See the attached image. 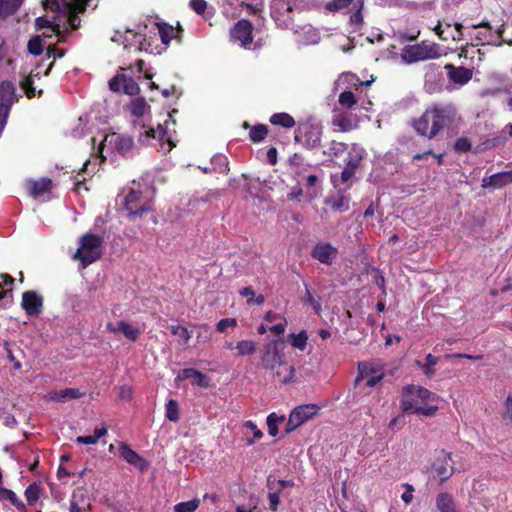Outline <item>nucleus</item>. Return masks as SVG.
<instances>
[{
	"mask_svg": "<svg viewBox=\"0 0 512 512\" xmlns=\"http://www.w3.org/2000/svg\"><path fill=\"white\" fill-rule=\"evenodd\" d=\"M170 330L173 335L182 339L183 344H187L189 342L191 334L186 327L180 325H171Z\"/></svg>",
	"mask_w": 512,
	"mask_h": 512,
	"instance_id": "48",
	"label": "nucleus"
},
{
	"mask_svg": "<svg viewBox=\"0 0 512 512\" xmlns=\"http://www.w3.org/2000/svg\"><path fill=\"white\" fill-rule=\"evenodd\" d=\"M267 133V126L257 125L251 128L249 132V137L253 142H260L266 137Z\"/></svg>",
	"mask_w": 512,
	"mask_h": 512,
	"instance_id": "46",
	"label": "nucleus"
},
{
	"mask_svg": "<svg viewBox=\"0 0 512 512\" xmlns=\"http://www.w3.org/2000/svg\"><path fill=\"white\" fill-rule=\"evenodd\" d=\"M122 89L128 95H135L139 91V86L133 78L122 74Z\"/></svg>",
	"mask_w": 512,
	"mask_h": 512,
	"instance_id": "44",
	"label": "nucleus"
},
{
	"mask_svg": "<svg viewBox=\"0 0 512 512\" xmlns=\"http://www.w3.org/2000/svg\"><path fill=\"white\" fill-rule=\"evenodd\" d=\"M133 147V139L126 135H121L118 133H111L105 136L103 141L100 144L99 151L101 153L105 148L116 151L122 155H126Z\"/></svg>",
	"mask_w": 512,
	"mask_h": 512,
	"instance_id": "8",
	"label": "nucleus"
},
{
	"mask_svg": "<svg viewBox=\"0 0 512 512\" xmlns=\"http://www.w3.org/2000/svg\"><path fill=\"white\" fill-rule=\"evenodd\" d=\"M338 249L330 243H317L312 250V257L325 265H331L337 257Z\"/></svg>",
	"mask_w": 512,
	"mask_h": 512,
	"instance_id": "12",
	"label": "nucleus"
},
{
	"mask_svg": "<svg viewBox=\"0 0 512 512\" xmlns=\"http://www.w3.org/2000/svg\"><path fill=\"white\" fill-rule=\"evenodd\" d=\"M436 400L437 396L428 389L412 385L402 391L401 408L404 412L415 413L421 404Z\"/></svg>",
	"mask_w": 512,
	"mask_h": 512,
	"instance_id": "5",
	"label": "nucleus"
},
{
	"mask_svg": "<svg viewBox=\"0 0 512 512\" xmlns=\"http://www.w3.org/2000/svg\"><path fill=\"white\" fill-rule=\"evenodd\" d=\"M27 48H28L29 53H31L32 55H35V56L40 55L43 51V44H42L41 39L39 37H34V38L30 39L28 42Z\"/></svg>",
	"mask_w": 512,
	"mask_h": 512,
	"instance_id": "51",
	"label": "nucleus"
},
{
	"mask_svg": "<svg viewBox=\"0 0 512 512\" xmlns=\"http://www.w3.org/2000/svg\"><path fill=\"white\" fill-rule=\"evenodd\" d=\"M318 411V407L313 404L301 405L295 408L289 415L285 432L290 433L303 423L312 418Z\"/></svg>",
	"mask_w": 512,
	"mask_h": 512,
	"instance_id": "9",
	"label": "nucleus"
},
{
	"mask_svg": "<svg viewBox=\"0 0 512 512\" xmlns=\"http://www.w3.org/2000/svg\"><path fill=\"white\" fill-rule=\"evenodd\" d=\"M87 3L88 0H45V9L54 13L55 16L52 21L44 18L37 19L38 26H47L51 32L44 33V37H51L52 34L60 37L62 32L67 30V26L77 29L81 24L78 15L85 12Z\"/></svg>",
	"mask_w": 512,
	"mask_h": 512,
	"instance_id": "1",
	"label": "nucleus"
},
{
	"mask_svg": "<svg viewBox=\"0 0 512 512\" xmlns=\"http://www.w3.org/2000/svg\"><path fill=\"white\" fill-rule=\"evenodd\" d=\"M438 358L433 356L432 354H428L426 356V363L420 364L423 373L427 376H432L435 373L434 366L437 364Z\"/></svg>",
	"mask_w": 512,
	"mask_h": 512,
	"instance_id": "49",
	"label": "nucleus"
},
{
	"mask_svg": "<svg viewBox=\"0 0 512 512\" xmlns=\"http://www.w3.org/2000/svg\"><path fill=\"white\" fill-rule=\"evenodd\" d=\"M356 169L347 165L345 166L344 170L341 173V180L343 183H347L349 180L352 179V177L355 174Z\"/></svg>",
	"mask_w": 512,
	"mask_h": 512,
	"instance_id": "61",
	"label": "nucleus"
},
{
	"mask_svg": "<svg viewBox=\"0 0 512 512\" xmlns=\"http://www.w3.org/2000/svg\"><path fill=\"white\" fill-rule=\"evenodd\" d=\"M445 69L448 71L449 79L457 84L464 85L472 78V70L465 67H455L452 64H447Z\"/></svg>",
	"mask_w": 512,
	"mask_h": 512,
	"instance_id": "21",
	"label": "nucleus"
},
{
	"mask_svg": "<svg viewBox=\"0 0 512 512\" xmlns=\"http://www.w3.org/2000/svg\"><path fill=\"white\" fill-rule=\"evenodd\" d=\"M200 505V500L194 498L186 502H180L174 506L175 512H194Z\"/></svg>",
	"mask_w": 512,
	"mask_h": 512,
	"instance_id": "41",
	"label": "nucleus"
},
{
	"mask_svg": "<svg viewBox=\"0 0 512 512\" xmlns=\"http://www.w3.org/2000/svg\"><path fill=\"white\" fill-rule=\"evenodd\" d=\"M327 203L331 205V208L334 211L345 212L349 209V200L346 196L343 195L329 199Z\"/></svg>",
	"mask_w": 512,
	"mask_h": 512,
	"instance_id": "38",
	"label": "nucleus"
},
{
	"mask_svg": "<svg viewBox=\"0 0 512 512\" xmlns=\"http://www.w3.org/2000/svg\"><path fill=\"white\" fill-rule=\"evenodd\" d=\"M346 148H347V146L344 143L332 141L329 144L328 154L333 155V156H338V155H341L346 150Z\"/></svg>",
	"mask_w": 512,
	"mask_h": 512,
	"instance_id": "53",
	"label": "nucleus"
},
{
	"mask_svg": "<svg viewBox=\"0 0 512 512\" xmlns=\"http://www.w3.org/2000/svg\"><path fill=\"white\" fill-rule=\"evenodd\" d=\"M102 237L87 233L79 240V248L73 258L80 260L83 268L95 262L101 256Z\"/></svg>",
	"mask_w": 512,
	"mask_h": 512,
	"instance_id": "4",
	"label": "nucleus"
},
{
	"mask_svg": "<svg viewBox=\"0 0 512 512\" xmlns=\"http://www.w3.org/2000/svg\"><path fill=\"white\" fill-rule=\"evenodd\" d=\"M353 0H331L325 5L330 12H339L352 4Z\"/></svg>",
	"mask_w": 512,
	"mask_h": 512,
	"instance_id": "47",
	"label": "nucleus"
},
{
	"mask_svg": "<svg viewBox=\"0 0 512 512\" xmlns=\"http://www.w3.org/2000/svg\"><path fill=\"white\" fill-rule=\"evenodd\" d=\"M285 417L283 415H277L276 413H270L267 416V426L269 435L275 437L278 435V425L283 423Z\"/></svg>",
	"mask_w": 512,
	"mask_h": 512,
	"instance_id": "35",
	"label": "nucleus"
},
{
	"mask_svg": "<svg viewBox=\"0 0 512 512\" xmlns=\"http://www.w3.org/2000/svg\"><path fill=\"white\" fill-rule=\"evenodd\" d=\"M148 109L149 106L146 100L142 97L133 99L129 104L131 114L136 117H142Z\"/></svg>",
	"mask_w": 512,
	"mask_h": 512,
	"instance_id": "33",
	"label": "nucleus"
},
{
	"mask_svg": "<svg viewBox=\"0 0 512 512\" xmlns=\"http://www.w3.org/2000/svg\"><path fill=\"white\" fill-rule=\"evenodd\" d=\"M436 506L440 512H458L452 496L448 493H440L437 496Z\"/></svg>",
	"mask_w": 512,
	"mask_h": 512,
	"instance_id": "28",
	"label": "nucleus"
},
{
	"mask_svg": "<svg viewBox=\"0 0 512 512\" xmlns=\"http://www.w3.org/2000/svg\"><path fill=\"white\" fill-rule=\"evenodd\" d=\"M211 164L214 172L227 173L229 170L227 157L222 154L215 155L211 160Z\"/></svg>",
	"mask_w": 512,
	"mask_h": 512,
	"instance_id": "39",
	"label": "nucleus"
},
{
	"mask_svg": "<svg viewBox=\"0 0 512 512\" xmlns=\"http://www.w3.org/2000/svg\"><path fill=\"white\" fill-rule=\"evenodd\" d=\"M252 24L247 20L238 21L231 31V38L240 42L241 46L247 47L252 43Z\"/></svg>",
	"mask_w": 512,
	"mask_h": 512,
	"instance_id": "15",
	"label": "nucleus"
},
{
	"mask_svg": "<svg viewBox=\"0 0 512 512\" xmlns=\"http://www.w3.org/2000/svg\"><path fill=\"white\" fill-rule=\"evenodd\" d=\"M473 28H484V31H478L475 38H476V45L479 44H494L495 43V35L491 32V25L488 21H482L479 24H473Z\"/></svg>",
	"mask_w": 512,
	"mask_h": 512,
	"instance_id": "23",
	"label": "nucleus"
},
{
	"mask_svg": "<svg viewBox=\"0 0 512 512\" xmlns=\"http://www.w3.org/2000/svg\"><path fill=\"white\" fill-rule=\"evenodd\" d=\"M362 6L363 4L360 3L359 6L357 7L356 12L350 16V23L357 27H360L363 24V16L361 13Z\"/></svg>",
	"mask_w": 512,
	"mask_h": 512,
	"instance_id": "57",
	"label": "nucleus"
},
{
	"mask_svg": "<svg viewBox=\"0 0 512 512\" xmlns=\"http://www.w3.org/2000/svg\"><path fill=\"white\" fill-rule=\"evenodd\" d=\"M442 56L440 45L423 41L414 45H407L401 50L400 57L407 64L438 59Z\"/></svg>",
	"mask_w": 512,
	"mask_h": 512,
	"instance_id": "3",
	"label": "nucleus"
},
{
	"mask_svg": "<svg viewBox=\"0 0 512 512\" xmlns=\"http://www.w3.org/2000/svg\"><path fill=\"white\" fill-rule=\"evenodd\" d=\"M299 133L305 138V144L314 148L320 144L322 127L318 124H306L299 129Z\"/></svg>",
	"mask_w": 512,
	"mask_h": 512,
	"instance_id": "19",
	"label": "nucleus"
},
{
	"mask_svg": "<svg viewBox=\"0 0 512 512\" xmlns=\"http://www.w3.org/2000/svg\"><path fill=\"white\" fill-rule=\"evenodd\" d=\"M200 331H199V334L197 336V340L199 342H207L210 340V333H209V326L204 324V325H201L200 326Z\"/></svg>",
	"mask_w": 512,
	"mask_h": 512,
	"instance_id": "63",
	"label": "nucleus"
},
{
	"mask_svg": "<svg viewBox=\"0 0 512 512\" xmlns=\"http://www.w3.org/2000/svg\"><path fill=\"white\" fill-rule=\"evenodd\" d=\"M471 148L470 142L466 138H460L455 142V149L460 152L468 151Z\"/></svg>",
	"mask_w": 512,
	"mask_h": 512,
	"instance_id": "64",
	"label": "nucleus"
},
{
	"mask_svg": "<svg viewBox=\"0 0 512 512\" xmlns=\"http://www.w3.org/2000/svg\"><path fill=\"white\" fill-rule=\"evenodd\" d=\"M285 355L279 348L277 341H271L264 347L261 357V364L265 369L275 370L278 365L283 364Z\"/></svg>",
	"mask_w": 512,
	"mask_h": 512,
	"instance_id": "11",
	"label": "nucleus"
},
{
	"mask_svg": "<svg viewBox=\"0 0 512 512\" xmlns=\"http://www.w3.org/2000/svg\"><path fill=\"white\" fill-rule=\"evenodd\" d=\"M21 305L29 316H38L43 309V298L35 291H26L22 295Z\"/></svg>",
	"mask_w": 512,
	"mask_h": 512,
	"instance_id": "13",
	"label": "nucleus"
},
{
	"mask_svg": "<svg viewBox=\"0 0 512 512\" xmlns=\"http://www.w3.org/2000/svg\"><path fill=\"white\" fill-rule=\"evenodd\" d=\"M332 125L338 128L342 132H347L352 129V123L350 119L344 115H334L332 119Z\"/></svg>",
	"mask_w": 512,
	"mask_h": 512,
	"instance_id": "40",
	"label": "nucleus"
},
{
	"mask_svg": "<svg viewBox=\"0 0 512 512\" xmlns=\"http://www.w3.org/2000/svg\"><path fill=\"white\" fill-rule=\"evenodd\" d=\"M270 122L285 128H292L295 125L294 118L287 113H275L271 116Z\"/></svg>",
	"mask_w": 512,
	"mask_h": 512,
	"instance_id": "34",
	"label": "nucleus"
},
{
	"mask_svg": "<svg viewBox=\"0 0 512 512\" xmlns=\"http://www.w3.org/2000/svg\"><path fill=\"white\" fill-rule=\"evenodd\" d=\"M455 117V109L450 106L433 105L413 123L415 130L429 139L435 137Z\"/></svg>",
	"mask_w": 512,
	"mask_h": 512,
	"instance_id": "2",
	"label": "nucleus"
},
{
	"mask_svg": "<svg viewBox=\"0 0 512 512\" xmlns=\"http://www.w3.org/2000/svg\"><path fill=\"white\" fill-rule=\"evenodd\" d=\"M257 345L252 340H241L235 344L236 356H250L256 352Z\"/></svg>",
	"mask_w": 512,
	"mask_h": 512,
	"instance_id": "30",
	"label": "nucleus"
},
{
	"mask_svg": "<svg viewBox=\"0 0 512 512\" xmlns=\"http://www.w3.org/2000/svg\"><path fill=\"white\" fill-rule=\"evenodd\" d=\"M286 326L287 321L284 318H282L280 322H277L271 327H269V330L276 335H281L285 332Z\"/></svg>",
	"mask_w": 512,
	"mask_h": 512,
	"instance_id": "58",
	"label": "nucleus"
},
{
	"mask_svg": "<svg viewBox=\"0 0 512 512\" xmlns=\"http://www.w3.org/2000/svg\"><path fill=\"white\" fill-rule=\"evenodd\" d=\"M30 189V195L34 198L42 196L44 193L50 191L52 181L49 178H41L40 180H30L27 182Z\"/></svg>",
	"mask_w": 512,
	"mask_h": 512,
	"instance_id": "24",
	"label": "nucleus"
},
{
	"mask_svg": "<svg viewBox=\"0 0 512 512\" xmlns=\"http://www.w3.org/2000/svg\"><path fill=\"white\" fill-rule=\"evenodd\" d=\"M237 326V321L235 318H225L221 319L216 326V329L220 333H224L228 328H234Z\"/></svg>",
	"mask_w": 512,
	"mask_h": 512,
	"instance_id": "52",
	"label": "nucleus"
},
{
	"mask_svg": "<svg viewBox=\"0 0 512 512\" xmlns=\"http://www.w3.org/2000/svg\"><path fill=\"white\" fill-rule=\"evenodd\" d=\"M26 500L29 504H33L38 500L39 489L36 485H30L25 491Z\"/></svg>",
	"mask_w": 512,
	"mask_h": 512,
	"instance_id": "54",
	"label": "nucleus"
},
{
	"mask_svg": "<svg viewBox=\"0 0 512 512\" xmlns=\"http://www.w3.org/2000/svg\"><path fill=\"white\" fill-rule=\"evenodd\" d=\"M433 469L441 481L448 479L454 471L451 464V455L448 453H443V458L437 460L433 466Z\"/></svg>",
	"mask_w": 512,
	"mask_h": 512,
	"instance_id": "22",
	"label": "nucleus"
},
{
	"mask_svg": "<svg viewBox=\"0 0 512 512\" xmlns=\"http://www.w3.org/2000/svg\"><path fill=\"white\" fill-rule=\"evenodd\" d=\"M365 154L364 148L357 144H353L349 150L346 164L357 169Z\"/></svg>",
	"mask_w": 512,
	"mask_h": 512,
	"instance_id": "26",
	"label": "nucleus"
},
{
	"mask_svg": "<svg viewBox=\"0 0 512 512\" xmlns=\"http://www.w3.org/2000/svg\"><path fill=\"white\" fill-rule=\"evenodd\" d=\"M165 415H166V418L172 422H177L179 420V408H178V404L175 400L170 399L166 403Z\"/></svg>",
	"mask_w": 512,
	"mask_h": 512,
	"instance_id": "42",
	"label": "nucleus"
},
{
	"mask_svg": "<svg viewBox=\"0 0 512 512\" xmlns=\"http://www.w3.org/2000/svg\"><path fill=\"white\" fill-rule=\"evenodd\" d=\"M404 487L406 488V490L401 495V499L406 504H410L412 502V500H413V497H414L413 496L414 488L410 484H405Z\"/></svg>",
	"mask_w": 512,
	"mask_h": 512,
	"instance_id": "62",
	"label": "nucleus"
},
{
	"mask_svg": "<svg viewBox=\"0 0 512 512\" xmlns=\"http://www.w3.org/2000/svg\"><path fill=\"white\" fill-rule=\"evenodd\" d=\"M16 100L15 88L11 82L0 84V133L4 129L11 105Z\"/></svg>",
	"mask_w": 512,
	"mask_h": 512,
	"instance_id": "10",
	"label": "nucleus"
},
{
	"mask_svg": "<svg viewBox=\"0 0 512 512\" xmlns=\"http://www.w3.org/2000/svg\"><path fill=\"white\" fill-rule=\"evenodd\" d=\"M366 366H363V367H360V377L362 379H365L366 378V383L365 385L368 386V387H373L375 386L378 382L381 381V379L383 378V373L382 372H374L373 375L371 376H366L365 374L367 373L366 372Z\"/></svg>",
	"mask_w": 512,
	"mask_h": 512,
	"instance_id": "45",
	"label": "nucleus"
},
{
	"mask_svg": "<svg viewBox=\"0 0 512 512\" xmlns=\"http://www.w3.org/2000/svg\"><path fill=\"white\" fill-rule=\"evenodd\" d=\"M512 184V170L495 173L482 179L481 187L484 189H499Z\"/></svg>",
	"mask_w": 512,
	"mask_h": 512,
	"instance_id": "18",
	"label": "nucleus"
},
{
	"mask_svg": "<svg viewBox=\"0 0 512 512\" xmlns=\"http://www.w3.org/2000/svg\"><path fill=\"white\" fill-rule=\"evenodd\" d=\"M22 2L23 0H0V18L7 17L16 12Z\"/></svg>",
	"mask_w": 512,
	"mask_h": 512,
	"instance_id": "32",
	"label": "nucleus"
},
{
	"mask_svg": "<svg viewBox=\"0 0 512 512\" xmlns=\"http://www.w3.org/2000/svg\"><path fill=\"white\" fill-rule=\"evenodd\" d=\"M190 7L197 13L202 14L204 13L207 3L204 0H191L190 1Z\"/></svg>",
	"mask_w": 512,
	"mask_h": 512,
	"instance_id": "60",
	"label": "nucleus"
},
{
	"mask_svg": "<svg viewBox=\"0 0 512 512\" xmlns=\"http://www.w3.org/2000/svg\"><path fill=\"white\" fill-rule=\"evenodd\" d=\"M339 103L345 108H352L356 104L355 96L350 91H344L339 95Z\"/></svg>",
	"mask_w": 512,
	"mask_h": 512,
	"instance_id": "50",
	"label": "nucleus"
},
{
	"mask_svg": "<svg viewBox=\"0 0 512 512\" xmlns=\"http://www.w3.org/2000/svg\"><path fill=\"white\" fill-rule=\"evenodd\" d=\"M152 191L131 189L124 199V207L130 217L141 216L151 209Z\"/></svg>",
	"mask_w": 512,
	"mask_h": 512,
	"instance_id": "7",
	"label": "nucleus"
},
{
	"mask_svg": "<svg viewBox=\"0 0 512 512\" xmlns=\"http://www.w3.org/2000/svg\"><path fill=\"white\" fill-rule=\"evenodd\" d=\"M187 379H191L193 384H196L200 387L206 388L209 386L208 377L205 374H203L202 372H200L196 369H193V368H186V369L181 370L178 373L175 380L176 381H184Z\"/></svg>",
	"mask_w": 512,
	"mask_h": 512,
	"instance_id": "20",
	"label": "nucleus"
},
{
	"mask_svg": "<svg viewBox=\"0 0 512 512\" xmlns=\"http://www.w3.org/2000/svg\"><path fill=\"white\" fill-rule=\"evenodd\" d=\"M290 343L293 347L303 351L306 348L308 336L305 331H301L298 334H291L289 336Z\"/></svg>",
	"mask_w": 512,
	"mask_h": 512,
	"instance_id": "43",
	"label": "nucleus"
},
{
	"mask_svg": "<svg viewBox=\"0 0 512 512\" xmlns=\"http://www.w3.org/2000/svg\"><path fill=\"white\" fill-rule=\"evenodd\" d=\"M120 456L129 464L135 466L140 471L148 469V462L141 457L136 451L131 449L126 443H121L119 447Z\"/></svg>",
	"mask_w": 512,
	"mask_h": 512,
	"instance_id": "17",
	"label": "nucleus"
},
{
	"mask_svg": "<svg viewBox=\"0 0 512 512\" xmlns=\"http://www.w3.org/2000/svg\"><path fill=\"white\" fill-rule=\"evenodd\" d=\"M138 140L144 145L159 146V151L163 153L170 152L175 146L171 137L168 135L167 131L163 129L161 124L157 125V129L142 125Z\"/></svg>",
	"mask_w": 512,
	"mask_h": 512,
	"instance_id": "6",
	"label": "nucleus"
},
{
	"mask_svg": "<svg viewBox=\"0 0 512 512\" xmlns=\"http://www.w3.org/2000/svg\"><path fill=\"white\" fill-rule=\"evenodd\" d=\"M107 329L114 334L124 335L126 339L132 342H135L142 333L138 327L125 321H119L115 324L109 323L107 325Z\"/></svg>",
	"mask_w": 512,
	"mask_h": 512,
	"instance_id": "16",
	"label": "nucleus"
},
{
	"mask_svg": "<svg viewBox=\"0 0 512 512\" xmlns=\"http://www.w3.org/2000/svg\"><path fill=\"white\" fill-rule=\"evenodd\" d=\"M305 302L309 303L311 305V307L313 308L314 312L317 314V315H320L321 314V304L319 303V301L310 293V291L308 290V288H306V298H305Z\"/></svg>",
	"mask_w": 512,
	"mask_h": 512,
	"instance_id": "56",
	"label": "nucleus"
},
{
	"mask_svg": "<svg viewBox=\"0 0 512 512\" xmlns=\"http://www.w3.org/2000/svg\"><path fill=\"white\" fill-rule=\"evenodd\" d=\"M125 41L133 42L130 43L132 46H137L140 50H148V47H150V44L146 45V39L143 38V35L140 33H136L132 30H127L125 32Z\"/></svg>",
	"mask_w": 512,
	"mask_h": 512,
	"instance_id": "31",
	"label": "nucleus"
},
{
	"mask_svg": "<svg viewBox=\"0 0 512 512\" xmlns=\"http://www.w3.org/2000/svg\"><path fill=\"white\" fill-rule=\"evenodd\" d=\"M109 88L113 92H118L122 88V74H117L109 81Z\"/></svg>",
	"mask_w": 512,
	"mask_h": 512,
	"instance_id": "59",
	"label": "nucleus"
},
{
	"mask_svg": "<svg viewBox=\"0 0 512 512\" xmlns=\"http://www.w3.org/2000/svg\"><path fill=\"white\" fill-rule=\"evenodd\" d=\"M158 34L164 45H168L169 42L176 37L177 31L168 25H157Z\"/></svg>",
	"mask_w": 512,
	"mask_h": 512,
	"instance_id": "37",
	"label": "nucleus"
},
{
	"mask_svg": "<svg viewBox=\"0 0 512 512\" xmlns=\"http://www.w3.org/2000/svg\"><path fill=\"white\" fill-rule=\"evenodd\" d=\"M107 432H108L107 428L105 426H102L100 428H96L94 430L93 435L78 436L76 438V442L78 444L93 445V444H96L101 437L105 436L107 434Z\"/></svg>",
	"mask_w": 512,
	"mask_h": 512,
	"instance_id": "29",
	"label": "nucleus"
},
{
	"mask_svg": "<svg viewBox=\"0 0 512 512\" xmlns=\"http://www.w3.org/2000/svg\"><path fill=\"white\" fill-rule=\"evenodd\" d=\"M438 407L436 405H430L428 403L421 404L417 410L415 411V414H423L425 416H433Z\"/></svg>",
	"mask_w": 512,
	"mask_h": 512,
	"instance_id": "55",
	"label": "nucleus"
},
{
	"mask_svg": "<svg viewBox=\"0 0 512 512\" xmlns=\"http://www.w3.org/2000/svg\"><path fill=\"white\" fill-rule=\"evenodd\" d=\"M91 508V499L86 489L76 488L70 499L69 512H88Z\"/></svg>",
	"mask_w": 512,
	"mask_h": 512,
	"instance_id": "14",
	"label": "nucleus"
},
{
	"mask_svg": "<svg viewBox=\"0 0 512 512\" xmlns=\"http://www.w3.org/2000/svg\"><path fill=\"white\" fill-rule=\"evenodd\" d=\"M38 76V72L34 73L33 71H31L30 74L20 82V86L24 90L28 98H32L36 95L35 88L33 87V82L34 78Z\"/></svg>",
	"mask_w": 512,
	"mask_h": 512,
	"instance_id": "36",
	"label": "nucleus"
},
{
	"mask_svg": "<svg viewBox=\"0 0 512 512\" xmlns=\"http://www.w3.org/2000/svg\"><path fill=\"white\" fill-rule=\"evenodd\" d=\"M274 371L275 376L281 383L287 384L294 381L295 368L294 366L287 364L285 360L283 361V364L278 365Z\"/></svg>",
	"mask_w": 512,
	"mask_h": 512,
	"instance_id": "25",
	"label": "nucleus"
},
{
	"mask_svg": "<svg viewBox=\"0 0 512 512\" xmlns=\"http://www.w3.org/2000/svg\"><path fill=\"white\" fill-rule=\"evenodd\" d=\"M83 395L79 389L67 388L61 391H55L50 394V399L57 402H64L67 399H78Z\"/></svg>",
	"mask_w": 512,
	"mask_h": 512,
	"instance_id": "27",
	"label": "nucleus"
}]
</instances>
